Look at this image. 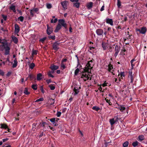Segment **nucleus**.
<instances>
[{"label":"nucleus","mask_w":147,"mask_h":147,"mask_svg":"<svg viewBox=\"0 0 147 147\" xmlns=\"http://www.w3.org/2000/svg\"><path fill=\"white\" fill-rule=\"evenodd\" d=\"M91 65L93 66V64H91L88 61L84 69V72H87L88 73H90V72L89 71V69L90 67H91Z\"/></svg>","instance_id":"20e7f679"},{"label":"nucleus","mask_w":147,"mask_h":147,"mask_svg":"<svg viewBox=\"0 0 147 147\" xmlns=\"http://www.w3.org/2000/svg\"><path fill=\"white\" fill-rule=\"evenodd\" d=\"M103 32V30L101 29H98L96 30V33L98 35H102Z\"/></svg>","instance_id":"1a4fd4ad"},{"label":"nucleus","mask_w":147,"mask_h":147,"mask_svg":"<svg viewBox=\"0 0 147 147\" xmlns=\"http://www.w3.org/2000/svg\"><path fill=\"white\" fill-rule=\"evenodd\" d=\"M120 75H121V79H123L122 77H124L125 76V75H124V72H121Z\"/></svg>","instance_id":"864d4df0"},{"label":"nucleus","mask_w":147,"mask_h":147,"mask_svg":"<svg viewBox=\"0 0 147 147\" xmlns=\"http://www.w3.org/2000/svg\"><path fill=\"white\" fill-rule=\"evenodd\" d=\"M119 107V108H118V109L121 112H123L125 109V107H124L123 105H121Z\"/></svg>","instance_id":"5701e85b"},{"label":"nucleus","mask_w":147,"mask_h":147,"mask_svg":"<svg viewBox=\"0 0 147 147\" xmlns=\"http://www.w3.org/2000/svg\"><path fill=\"white\" fill-rule=\"evenodd\" d=\"M59 24H60L61 26L63 27L64 28L67 30V24L65 23V21L63 19H60L58 20Z\"/></svg>","instance_id":"7ed1b4c3"},{"label":"nucleus","mask_w":147,"mask_h":147,"mask_svg":"<svg viewBox=\"0 0 147 147\" xmlns=\"http://www.w3.org/2000/svg\"><path fill=\"white\" fill-rule=\"evenodd\" d=\"M40 90L41 91V92L43 93H44V91L43 89V86H41L40 87Z\"/></svg>","instance_id":"052dcab7"},{"label":"nucleus","mask_w":147,"mask_h":147,"mask_svg":"<svg viewBox=\"0 0 147 147\" xmlns=\"http://www.w3.org/2000/svg\"><path fill=\"white\" fill-rule=\"evenodd\" d=\"M44 100L43 98H41L38 99H37L35 101V102H38L39 101H42Z\"/></svg>","instance_id":"8fccbe9b"},{"label":"nucleus","mask_w":147,"mask_h":147,"mask_svg":"<svg viewBox=\"0 0 147 147\" xmlns=\"http://www.w3.org/2000/svg\"><path fill=\"white\" fill-rule=\"evenodd\" d=\"M10 10H12L13 12L15 13H16V7L15 5H11L9 8Z\"/></svg>","instance_id":"a211bd4d"},{"label":"nucleus","mask_w":147,"mask_h":147,"mask_svg":"<svg viewBox=\"0 0 147 147\" xmlns=\"http://www.w3.org/2000/svg\"><path fill=\"white\" fill-rule=\"evenodd\" d=\"M128 78L130 80V82L132 83L133 82L134 79L133 78L132 73V71H129V72Z\"/></svg>","instance_id":"f8f14e48"},{"label":"nucleus","mask_w":147,"mask_h":147,"mask_svg":"<svg viewBox=\"0 0 147 147\" xmlns=\"http://www.w3.org/2000/svg\"><path fill=\"white\" fill-rule=\"evenodd\" d=\"M84 77H88V75L86 74H82L81 78H83Z\"/></svg>","instance_id":"13d9d810"},{"label":"nucleus","mask_w":147,"mask_h":147,"mask_svg":"<svg viewBox=\"0 0 147 147\" xmlns=\"http://www.w3.org/2000/svg\"><path fill=\"white\" fill-rule=\"evenodd\" d=\"M11 38L14 42L15 44H17L18 42V39L16 36L13 35L12 36Z\"/></svg>","instance_id":"f3484780"},{"label":"nucleus","mask_w":147,"mask_h":147,"mask_svg":"<svg viewBox=\"0 0 147 147\" xmlns=\"http://www.w3.org/2000/svg\"><path fill=\"white\" fill-rule=\"evenodd\" d=\"M126 51V50L125 49L123 48V49H122L121 50V53H123V55H125V54L123 53L124 52H125Z\"/></svg>","instance_id":"bf43d9fd"},{"label":"nucleus","mask_w":147,"mask_h":147,"mask_svg":"<svg viewBox=\"0 0 147 147\" xmlns=\"http://www.w3.org/2000/svg\"><path fill=\"white\" fill-rule=\"evenodd\" d=\"M47 124L45 122L42 121V123H40V125L41 126L44 128L45 127V125Z\"/></svg>","instance_id":"58836bf2"},{"label":"nucleus","mask_w":147,"mask_h":147,"mask_svg":"<svg viewBox=\"0 0 147 147\" xmlns=\"http://www.w3.org/2000/svg\"><path fill=\"white\" fill-rule=\"evenodd\" d=\"M139 141H142L144 139V138L143 135H140L138 136Z\"/></svg>","instance_id":"c85d7f7f"},{"label":"nucleus","mask_w":147,"mask_h":147,"mask_svg":"<svg viewBox=\"0 0 147 147\" xmlns=\"http://www.w3.org/2000/svg\"><path fill=\"white\" fill-rule=\"evenodd\" d=\"M24 19V17L22 16H20L18 18V20L20 21L21 22H23Z\"/></svg>","instance_id":"ea45409f"},{"label":"nucleus","mask_w":147,"mask_h":147,"mask_svg":"<svg viewBox=\"0 0 147 147\" xmlns=\"http://www.w3.org/2000/svg\"><path fill=\"white\" fill-rule=\"evenodd\" d=\"M35 64L34 63H31L29 65V68L31 69H33L34 67L35 66Z\"/></svg>","instance_id":"473e14b6"},{"label":"nucleus","mask_w":147,"mask_h":147,"mask_svg":"<svg viewBox=\"0 0 147 147\" xmlns=\"http://www.w3.org/2000/svg\"><path fill=\"white\" fill-rule=\"evenodd\" d=\"M139 143L137 141H136L135 142H133L132 144V145L134 147H136V146L138 145Z\"/></svg>","instance_id":"7c9ffc66"},{"label":"nucleus","mask_w":147,"mask_h":147,"mask_svg":"<svg viewBox=\"0 0 147 147\" xmlns=\"http://www.w3.org/2000/svg\"><path fill=\"white\" fill-rule=\"evenodd\" d=\"M120 49V48L118 45H116L115 47V52H119Z\"/></svg>","instance_id":"b1692460"},{"label":"nucleus","mask_w":147,"mask_h":147,"mask_svg":"<svg viewBox=\"0 0 147 147\" xmlns=\"http://www.w3.org/2000/svg\"><path fill=\"white\" fill-rule=\"evenodd\" d=\"M66 110L67 109L66 108H64L62 109V113H65L66 111Z\"/></svg>","instance_id":"338daca9"},{"label":"nucleus","mask_w":147,"mask_h":147,"mask_svg":"<svg viewBox=\"0 0 147 147\" xmlns=\"http://www.w3.org/2000/svg\"><path fill=\"white\" fill-rule=\"evenodd\" d=\"M80 71L78 68H77L75 71L74 74L75 75H77Z\"/></svg>","instance_id":"79ce46f5"},{"label":"nucleus","mask_w":147,"mask_h":147,"mask_svg":"<svg viewBox=\"0 0 147 147\" xmlns=\"http://www.w3.org/2000/svg\"><path fill=\"white\" fill-rule=\"evenodd\" d=\"M136 61V60L134 58V59H133L132 60H131L130 61L131 66L132 68L135 65V64H133V63L134 61Z\"/></svg>","instance_id":"f704fd0d"},{"label":"nucleus","mask_w":147,"mask_h":147,"mask_svg":"<svg viewBox=\"0 0 147 147\" xmlns=\"http://www.w3.org/2000/svg\"><path fill=\"white\" fill-rule=\"evenodd\" d=\"M109 121L111 125H113L116 122L113 118L110 119Z\"/></svg>","instance_id":"bb28decb"},{"label":"nucleus","mask_w":147,"mask_h":147,"mask_svg":"<svg viewBox=\"0 0 147 147\" xmlns=\"http://www.w3.org/2000/svg\"><path fill=\"white\" fill-rule=\"evenodd\" d=\"M49 120L53 123L55 122V118H52L51 119H49Z\"/></svg>","instance_id":"3c124183"},{"label":"nucleus","mask_w":147,"mask_h":147,"mask_svg":"<svg viewBox=\"0 0 147 147\" xmlns=\"http://www.w3.org/2000/svg\"><path fill=\"white\" fill-rule=\"evenodd\" d=\"M49 87L50 88L51 90H54L55 88V85L54 84H51L49 86Z\"/></svg>","instance_id":"393cba45"},{"label":"nucleus","mask_w":147,"mask_h":147,"mask_svg":"<svg viewBox=\"0 0 147 147\" xmlns=\"http://www.w3.org/2000/svg\"><path fill=\"white\" fill-rule=\"evenodd\" d=\"M2 17L4 20L5 21L7 20V16H6L3 14L2 15Z\"/></svg>","instance_id":"6e6d98bb"},{"label":"nucleus","mask_w":147,"mask_h":147,"mask_svg":"<svg viewBox=\"0 0 147 147\" xmlns=\"http://www.w3.org/2000/svg\"><path fill=\"white\" fill-rule=\"evenodd\" d=\"M4 72L2 70L0 69V75L2 76H4Z\"/></svg>","instance_id":"09e8293b"},{"label":"nucleus","mask_w":147,"mask_h":147,"mask_svg":"<svg viewBox=\"0 0 147 147\" xmlns=\"http://www.w3.org/2000/svg\"><path fill=\"white\" fill-rule=\"evenodd\" d=\"M17 10L18 12H19L20 15H22V13L21 10H20L18 9H17Z\"/></svg>","instance_id":"680f3d73"},{"label":"nucleus","mask_w":147,"mask_h":147,"mask_svg":"<svg viewBox=\"0 0 147 147\" xmlns=\"http://www.w3.org/2000/svg\"><path fill=\"white\" fill-rule=\"evenodd\" d=\"M1 126L0 128H3L6 129H7V131L8 132H10V129L8 128V126L6 124H1Z\"/></svg>","instance_id":"9d476101"},{"label":"nucleus","mask_w":147,"mask_h":147,"mask_svg":"<svg viewBox=\"0 0 147 147\" xmlns=\"http://www.w3.org/2000/svg\"><path fill=\"white\" fill-rule=\"evenodd\" d=\"M121 105H119L118 103L117 102L115 104V108L118 109V108H119V107Z\"/></svg>","instance_id":"4d7b16f0"},{"label":"nucleus","mask_w":147,"mask_h":147,"mask_svg":"<svg viewBox=\"0 0 147 147\" xmlns=\"http://www.w3.org/2000/svg\"><path fill=\"white\" fill-rule=\"evenodd\" d=\"M92 109L94 110L98 111L100 109V108L98 107L95 106L92 108Z\"/></svg>","instance_id":"c756f323"},{"label":"nucleus","mask_w":147,"mask_h":147,"mask_svg":"<svg viewBox=\"0 0 147 147\" xmlns=\"http://www.w3.org/2000/svg\"><path fill=\"white\" fill-rule=\"evenodd\" d=\"M48 38L49 39H52L53 40H54L55 39V35L53 36H51L50 35L49 36Z\"/></svg>","instance_id":"37998d69"},{"label":"nucleus","mask_w":147,"mask_h":147,"mask_svg":"<svg viewBox=\"0 0 147 147\" xmlns=\"http://www.w3.org/2000/svg\"><path fill=\"white\" fill-rule=\"evenodd\" d=\"M47 34L48 35H50L53 32V28L50 27L48 24L47 25Z\"/></svg>","instance_id":"0eeeda50"},{"label":"nucleus","mask_w":147,"mask_h":147,"mask_svg":"<svg viewBox=\"0 0 147 147\" xmlns=\"http://www.w3.org/2000/svg\"><path fill=\"white\" fill-rule=\"evenodd\" d=\"M2 48L3 49V50L1 51H3L4 50V55H7L10 54V48L8 42L6 44V45H4V46Z\"/></svg>","instance_id":"f257e3e1"},{"label":"nucleus","mask_w":147,"mask_h":147,"mask_svg":"<svg viewBox=\"0 0 147 147\" xmlns=\"http://www.w3.org/2000/svg\"><path fill=\"white\" fill-rule=\"evenodd\" d=\"M129 144V142L127 141L125 142L123 145V147H127Z\"/></svg>","instance_id":"72a5a7b5"},{"label":"nucleus","mask_w":147,"mask_h":147,"mask_svg":"<svg viewBox=\"0 0 147 147\" xmlns=\"http://www.w3.org/2000/svg\"><path fill=\"white\" fill-rule=\"evenodd\" d=\"M46 82L49 84V83L51 82V79H47L46 80Z\"/></svg>","instance_id":"e2e57ef3"},{"label":"nucleus","mask_w":147,"mask_h":147,"mask_svg":"<svg viewBox=\"0 0 147 147\" xmlns=\"http://www.w3.org/2000/svg\"><path fill=\"white\" fill-rule=\"evenodd\" d=\"M33 10H31L30 11V15H31L32 16H34V14L33 13Z\"/></svg>","instance_id":"0e129e2a"},{"label":"nucleus","mask_w":147,"mask_h":147,"mask_svg":"<svg viewBox=\"0 0 147 147\" xmlns=\"http://www.w3.org/2000/svg\"><path fill=\"white\" fill-rule=\"evenodd\" d=\"M14 61V63L12 65V67L13 68L17 66L18 63L16 59V58L15 59Z\"/></svg>","instance_id":"cd10ccee"},{"label":"nucleus","mask_w":147,"mask_h":147,"mask_svg":"<svg viewBox=\"0 0 147 147\" xmlns=\"http://www.w3.org/2000/svg\"><path fill=\"white\" fill-rule=\"evenodd\" d=\"M113 119L115 120V121L117 122L119 120V117L118 115H117L115 116Z\"/></svg>","instance_id":"c9c22d12"},{"label":"nucleus","mask_w":147,"mask_h":147,"mask_svg":"<svg viewBox=\"0 0 147 147\" xmlns=\"http://www.w3.org/2000/svg\"><path fill=\"white\" fill-rule=\"evenodd\" d=\"M28 77L30 80H32L34 79H35L36 76L35 75L30 74L29 75Z\"/></svg>","instance_id":"aec40b11"},{"label":"nucleus","mask_w":147,"mask_h":147,"mask_svg":"<svg viewBox=\"0 0 147 147\" xmlns=\"http://www.w3.org/2000/svg\"><path fill=\"white\" fill-rule=\"evenodd\" d=\"M60 44V43L58 41H56L53 43L52 45L53 49L56 51H57L59 49Z\"/></svg>","instance_id":"f03ea898"},{"label":"nucleus","mask_w":147,"mask_h":147,"mask_svg":"<svg viewBox=\"0 0 147 147\" xmlns=\"http://www.w3.org/2000/svg\"><path fill=\"white\" fill-rule=\"evenodd\" d=\"M79 89L78 88V87L76 86L74 87L73 89V91L74 92V95L75 96L77 95L79 92Z\"/></svg>","instance_id":"4468645a"},{"label":"nucleus","mask_w":147,"mask_h":147,"mask_svg":"<svg viewBox=\"0 0 147 147\" xmlns=\"http://www.w3.org/2000/svg\"><path fill=\"white\" fill-rule=\"evenodd\" d=\"M24 92L26 95H28L30 93V92L28 91V89L27 88H25Z\"/></svg>","instance_id":"2f4dec72"},{"label":"nucleus","mask_w":147,"mask_h":147,"mask_svg":"<svg viewBox=\"0 0 147 147\" xmlns=\"http://www.w3.org/2000/svg\"><path fill=\"white\" fill-rule=\"evenodd\" d=\"M80 3H79L76 2L73 3V6L77 8H79L80 7Z\"/></svg>","instance_id":"a878e982"},{"label":"nucleus","mask_w":147,"mask_h":147,"mask_svg":"<svg viewBox=\"0 0 147 147\" xmlns=\"http://www.w3.org/2000/svg\"><path fill=\"white\" fill-rule=\"evenodd\" d=\"M108 71L110 72H111V71L112 70V69H113V65L110 63L108 65Z\"/></svg>","instance_id":"4be33fe9"},{"label":"nucleus","mask_w":147,"mask_h":147,"mask_svg":"<svg viewBox=\"0 0 147 147\" xmlns=\"http://www.w3.org/2000/svg\"><path fill=\"white\" fill-rule=\"evenodd\" d=\"M46 39V37H44L43 38L40 39V40L39 41L42 43H43L45 40Z\"/></svg>","instance_id":"a18cd8bd"},{"label":"nucleus","mask_w":147,"mask_h":147,"mask_svg":"<svg viewBox=\"0 0 147 147\" xmlns=\"http://www.w3.org/2000/svg\"><path fill=\"white\" fill-rule=\"evenodd\" d=\"M11 74V71H9L6 74V76H7L9 77L10 76V75Z\"/></svg>","instance_id":"69168bd1"},{"label":"nucleus","mask_w":147,"mask_h":147,"mask_svg":"<svg viewBox=\"0 0 147 147\" xmlns=\"http://www.w3.org/2000/svg\"><path fill=\"white\" fill-rule=\"evenodd\" d=\"M42 75L41 73L38 74L36 76L37 80L39 81L42 79Z\"/></svg>","instance_id":"6ab92c4d"},{"label":"nucleus","mask_w":147,"mask_h":147,"mask_svg":"<svg viewBox=\"0 0 147 147\" xmlns=\"http://www.w3.org/2000/svg\"><path fill=\"white\" fill-rule=\"evenodd\" d=\"M8 139H9L8 138H5L3 139L2 141L3 142H5L6 141H7V140H8Z\"/></svg>","instance_id":"774afa93"},{"label":"nucleus","mask_w":147,"mask_h":147,"mask_svg":"<svg viewBox=\"0 0 147 147\" xmlns=\"http://www.w3.org/2000/svg\"><path fill=\"white\" fill-rule=\"evenodd\" d=\"M92 6L93 3L90 2L87 4V7L88 9H90L92 7Z\"/></svg>","instance_id":"412c9836"},{"label":"nucleus","mask_w":147,"mask_h":147,"mask_svg":"<svg viewBox=\"0 0 147 147\" xmlns=\"http://www.w3.org/2000/svg\"><path fill=\"white\" fill-rule=\"evenodd\" d=\"M8 42L5 39H1L0 38V43L2 44V45H0V50L3 51V49L2 48L4 45H6V44Z\"/></svg>","instance_id":"423d86ee"},{"label":"nucleus","mask_w":147,"mask_h":147,"mask_svg":"<svg viewBox=\"0 0 147 147\" xmlns=\"http://www.w3.org/2000/svg\"><path fill=\"white\" fill-rule=\"evenodd\" d=\"M106 22L107 23L109 24L111 26H113V21L112 19L107 18L106 19Z\"/></svg>","instance_id":"ddd939ff"},{"label":"nucleus","mask_w":147,"mask_h":147,"mask_svg":"<svg viewBox=\"0 0 147 147\" xmlns=\"http://www.w3.org/2000/svg\"><path fill=\"white\" fill-rule=\"evenodd\" d=\"M36 13H38L37 12L39 10V9L38 8H33L32 9Z\"/></svg>","instance_id":"49530a36"},{"label":"nucleus","mask_w":147,"mask_h":147,"mask_svg":"<svg viewBox=\"0 0 147 147\" xmlns=\"http://www.w3.org/2000/svg\"><path fill=\"white\" fill-rule=\"evenodd\" d=\"M136 31L139 32L141 34H144L146 33L147 30L146 27H141L140 29L136 28Z\"/></svg>","instance_id":"39448f33"},{"label":"nucleus","mask_w":147,"mask_h":147,"mask_svg":"<svg viewBox=\"0 0 147 147\" xmlns=\"http://www.w3.org/2000/svg\"><path fill=\"white\" fill-rule=\"evenodd\" d=\"M68 2L66 1H62L61 3V4L62 5L63 9L65 10L67 9V3Z\"/></svg>","instance_id":"6e6552de"},{"label":"nucleus","mask_w":147,"mask_h":147,"mask_svg":"<svg viewBox=\"0 0 147 147\" xmlns=\"http://www.w3.org/2000/svg\"><path fill=\"white\" fill-rule=\"evenodd\" d=\"M61 26L59 24H58L56 26L54 32H57L61 28Z\"/></svg>","instance_id":"dca6fc26"},{"label":"nucleus","mask_w":147,"mask_h":147,"mask_svg":"<svg viewBox=\"0 0 147 147\" xmlns=\"http://www.w3.org/2000/svg\"><path fill=\"white\" fill-rule=\"evenodd\" d=\"M58 68V66L54 65H52L50 67V68L53 71L57 69Z\"/></svg>","instance_id":"2eb2a0df"},{"label":"nucleus","mask_w":147,"mask_h":147,"mask_svg":"<svg viewBox=\"0 0 147 147\" xmlns=\"http://www.w3.org/2000/svg\"><path fill=\"white\" fill-rule=\"evenodd\" d=\"M47 7L48 9H51L52 7V5L50 4H47Z\"/></svg>","instance_id":"de8ad7c7"},{"label":"nucleus","mask_w":147,"mask_h":147,"mask_svg":"<svg viewBox=\"0 0 147 147\" xmlns=\"http://www.w3.org/2000/svg\"><path fill=\"white\" fill-rule=\"evenodd\" d=\"M37 85L33 84L32 86V88L34 90H36L37 89Z\"/></svg>","instance_id":"4c0bfd02"},{"label":"nucleus","mask_w":147,"mask_h":147,"mask_svg":"<svg viewBox=\"0 0 147 147\" xmlns=\"http://www.w3.org/2000/svg\"><path fill=\"white\" fill-rule=\"evenodd\" d=\"M61 113L59 111H57V115L58 117H59L61 115Z\"/></svg>","instance_id":"603ef678"},{"label":"nucleus","mask_w":147,"mask_h":147,"mask_svg":"<svg viewBox=\"0 0 147 147\" xmlns=\"http://www.w3.org/2000/svg\"><path fill=\"white\" fill-rule=\"evenodd\" d=\"M61 67L62 70L65 69L66 67L63 63H61Z\"/></svg>","instance_id":"a19ab883"},{"label":"nucleus","mask_w":147,"mask_h":147,"mask_svg":"<svg viewBox=\"0 0 147 147\" xmlns=\"http://www.w3.org/2000/svg\"><path fill=\"white\" fill-rule=\"evenodd\" d=\"M102 47L103 48V49L104 50H105L106 49L107 46L106 44L102 43Z\"/></svg>","instance_id":"c03bdc74"},{"label":"nucleus","mask_w":147,"mask_h":147,"mask_svg":"<svg viewBox=\"0 0 147 147\" xmlns=\"http://www.w3.org/2000/svg\"><path fill=\"white\" fill-rule=\"evenodd\" d=\"M117 6L119 8H120V6L121 5V3L120 1V0H117Z\"/></svg>","instance_id":"e433bc0d"},{"label":"nucleus","mask_w":147,"mask_h":147,"mask_svg":"<svg viewBox=\"0 0 147 147\" xmlns=\"http://www.w3.org/2000/svg\"><path fill=\"white\" fill-rule=\"evenodd\" d=\"M15 32L16 34H18L20 31V28L18 24H16L15 25Z\"/></svg>","instance_id":"9b49d317"},{"label":"nucleus","mask_w":147,"mask_h":147,"mask_svg":"<svg viewBox=\"0 0 147 147\" xmlns=\"http://www.w3.org/2000/svg\"><path fill=\"white\" fill-rule=\"evenodd\" d=\"M37 51L36 50H33L32 54L33 55H36L37 54Z\"/></svg>","instance_id":"5fc2aeb1"}]
</instances>
